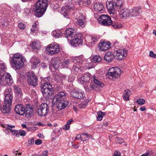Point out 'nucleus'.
<instances>
[{
  "mask_svg": "<svg viewBox=\"0 0 156 156\" xmlns=\"http://www.w3.org/2000/svg\"><path fill=\"white\" fill-rule=\"evenodd\" d=\"M72 28H69L65 30L64 34L72 46L77 47L79 45H82L83 37L81 33L75 34Z\"/></svg>",
  "mask_w": 156,
  "mask_h": 156,
  "instance_id": "f257e3e1",
  "label": "nucleus"
},
{
  "mask_svg": "<svg viewBox=\"0 0 156 156\" xmlns=\"http://www.w3.org/2000/svg\"><path fill=\"white\" fill-rule=\"evenodd\" d=\"M5 64L2 61H0V84L5 86L11 85L13 80L10 73L5 72Z\"/></svg>",
  "mask_w": 156,
  "mask_h": 156,
  "instance_id": "f03ea898",
  "label": "nucleus"
},
{
  "mask_svg": "<svg viewBox=\"0 0 156 156\" xmlns=\"http://www.w3.org/2000/svg\"><path fill=\"white\" fill-rule=\"evenodd\" d=\"M10 62L11 65L15 69H19L22 68L26 61L25 57L19 53L10 55Z\"/></svg>",
  "mask_w": 156,
  "mask_h": 156,
  "instance_id": "7ed1b4c3",
  "label": "nucleus"
},
{
  "mask_svg": "<svg viewBox=\"0 0 156 156\" xmlns=\"http://www.w3.org/2000/svg\"><path fill=\"white\" fill-rule=\"evenodd\" d=\"M47 0H38L34 9V15L37 17H40L46 10L48 5Z\"/></svg>",
  "mask_w": 156,
  "mask_h": 156,
  "instance_id": "20e7f679",
  "label": "nucleus"
},
{
  "mask_svg": "<svg viewBox=\"0 0 156 156\" xmlns=\"http://www.w3.org/2000/svg\"><path fill=\"white\" fill-rule=\"evenodd\" d=\"M41 91L44 98H49L54 94L51 84L48 82L46 81L41 84Z\"/></svg>",
  "mask_w": 156,
  "mask_h": 156,
  "instance_id": "39448f33",
  "label": "nucleus"
},
{
  "mask_svg": "<svg viewBox=\"0 0 156 156\" xmlns=\"http://www.w3.org/2000/svg\"><path fill=\"white\" fill-rule=\"evenodd\" d=\"M52 103L53 104L55 105L58 108L61 110L67 106L69 102L63 98H53Z\"/></svg>",
  "mask_w": 156,
  "mask_h": 156,
  "instance_id": "423d86ee",
  "label": "nucleus"
},
{
  "mask_svg": "<svg viewBox=\"0 0 156 156\" xmlns=\"http://www.w3.org/2000/svg\"><path fill=\"white\" fill-rule=\"evenodd\" d=\"M12 98H5L2 107L0 108L2 112L5 114L10 112L11 111L12 105Z\"/></svg>",
  "mask_w": 156,
  "mask_h": 156,
  "instance_id": "0eeeda50",
  "label": "nucleus"
},
{
  "mask_svg": "<svg viewBox=\"0 0 156 156\" xmlns=\"http://www.w3.org/2000/svg\"><path fill=\"white\" fill-rule=\"evenodd\" d=\"M46 50L49 55H52L59 53L60 51V47L57 44L52 43L48 46Z\"/></svg>",
  "mask_w": 156,
  "mask_h": 156,
  "instance_id": "6e6552de",
  "label": "nucleus"
},
{
  "mask_svg": "<svg viewBox=\"0 0 156 156\" xmlns=\"http://www.w3.org/2000/svg\"><path fill=\"white\" fill-rule=\"evenodd\" d=\"M49 111V107L46 103H42L40 105L37 109V114L40 116H45L46 115Z\"/></svg>",
  "mask_w": 156,
  "mask_h": 156,
  "instance_id": "1a4fd4ad",
  "label": "nucleus"
},
{
  "mask_svg": "<svg viewBox=\"0 0 156 156\" xmlns=\"http://www.w3.org/2000/svg\"><path fill=\"white\" fill-rule=\"evenodd\" d=\"M27 78L28 83L34 87H35L38 84V78L34 73L29 72Z\"/></svg>",
  "mask_w": 156,
  "mask_h": 156,
  "instance_id": "9d476101",
  "label": "nucleus"
},
{
  "mask_svg": "<svg viewBox=\"0 0 156 156\" xmlns=\"http://www.w3.org/2000/svg\"><path fill=\"white\" fill-rule=\"evenodd\" d=\"M128 51L126 49H119L114 52V58L116 60H122L127 56Z\"/></svg>",
  "mask_w": 156,
  "mask_h": 156,
  "instance_id": "9b49d317",
  "label": "nucleus"
},
{
  "mask_svg": "<svg viewBox=\"0 0 156 156\" xmlns=\"http://www.w3.org/2000/svg\"><path fill=\"white\" fill-rule=\"evenodd\" d=\"M98 21L100 23L107 26H110L112 22L111 17L106 15H101L98 18Z\"/></svg>",
  "mask_w": 156,
  "mask_h": 156,
  "instance_id": "f8f14e48",
  "label": "nucleus"
},
{
  "mask_svg": "<svg viewBox=\"0 0 156 156\" xmlns=\"http://www.w3.org/2000/svg\"><path fill=\"white\" fill-rule=\"evenodd\" d=\"M121 73V69L117 67H115L110 69L107 75L113 78H117L120 76Z\"/></svg>",
  "mask_w": 156,
  "mask_h": 156,
  "instance_id": "ddd939ff",
  "label": "nucleus"
},
{
  "mask_svg": "<svg viewBox=\"0 0 156 156\" xmlns=\"http://www.w3.org/2000/svg\"><path fill=\"white\" fill-rule=\"evenodd\" d=\"M23 112L24 115L25 117L28 118H31L34 114L33 107L30 104L26 105Z\"/></svg>",
  "mask_w": 156,
  "mask_h": 156,
  "instance_id": "4468645a",
  "label": "nucleus"
},
{
  "mask_svg": "<svg viewBox=\"0 0 156 156\" xmlns=\"http://www.w3.org/2000/svg\"><path fill=\"white\" fill-rule=\"evenodd\" d=\"M73 8L74 4L72 3H69L62 8V13L64 16H66L69 13L70 10L73 9Z\"/></svg>",
  "mask_w": 156,
  "mask_h": 156,
  "instance_id": "2eb2a0df",
  "label": "nucleus"
},
{
  "mask_svg": "<svg viewBox=\"0 0 156 156\" xmlns=\"http://www.w3.org/2000/svg\"><path fill=\"white\" fill-rule=\"evenodd\" d=\"M142 11L140 8L134 7L130 9V17H136L141 15Z\"/></svg>",
  "mask_w": 156,
  "mask_h": 156,
  "instance_id": "dca6fc26",
  "label": "nucleus"
},
{
  "mask_svg": "<svg viewBox=\"0 0 156 156\" xmlns=\"http://www.w3.org/2000/svg\"><path fill=\"white\" fill-rule=\"evenodd\" d=\"M61 63V59L59 57L53 58L51 61V65L55 69L58 68Z\"/></svg>",
  "mask_w": 156,
  "mask_h": 156,
  "instance_id": "f3484780",
  "label": "nucleus"
},
{
  "mask_svg": "<svg viewBox=\"0 0 156 156\" xmlns=\"http://www.w3.org/2000/svg\"><path fill=\"white\" fill-rule=\"evenodd\" d=\"M106 7L108 12L110 13L113 14L115 11L116 9V8L114 3L113 2H107Z\"/></svg>",
  "mask_w": 156,
  "mask_h": 156,
  "instance_id": "a211bd4d",
  "label": "nucleus"
},
{
  "mask_svg": "<svg viewBox=\"0 0 156 156\" xmlns=\"http://www.w3.org/2000/svg\"><path fill=\"white\" fill-rule=\"evenodd\" d=\"M25 108L22 104L17 105L15 108V111L17 114L20 115H23Z\"/></svg>",
  "mask_w": 156,
  "mask_h": 156,
  "instance_id": "6ab92c4d",
  "label": "nucleus"
},
{
  "mask_svg": "<svg viewBox=\"0 0 156 156\" xmlns=\"http://www.w3.org/2000/svg\"><path fill=\"white\" fill-rule=\"evenodd\" d=\"M98 48L101 51H106L110 48V44L105 41L101 42L98 45Z\"/></svg>",
  "mask_w": 156,
  "mask_h": 156,
  "instance_id": "aec40b11",
  "label": "nucleus"
},
{
  "mask_svg": "<svg viewBox=\"0 0 156 156\" xmlns=\"http://www.w3.org/2000/svg\"><path fill=\"white\" fill-rule=\"evenodd\" d=\"M113 58H114V53H112V52L108 51L105 53L104 59L107 62H111L113 60Z\"/></svg>",
  "mask_w": 156,
  "mask_h": 156,
  "instance_id": "412c9836",
  "label": "nucleus"
},
{
  "mask_svg": "<svg viewBox=\"0 0 156 156\" xmlns=\"http://www.w3.org/2000/svg\"><path fill=\"white\" fill-rule=\"evenodd\" d=\"M94 9L95 11L100 13H102L104 11L105 9L103 5L100 3H96L94 5Z\"/></svg>",
  "mask_w": 156,
  "mask_h": 156,
  "instance_id": "4be33fe9",
  "label": "nucleus"
},
{
  "mask_svg": "<svg viewBox=\"0 0 156 156\" xmlns=\"http://www.w3.org/2000/svg\"><path fill=\"white\" fill-rule=\"evenodd\" d=\"M86 17L83 15H81L77 19L78 23L80 27H84L86 23Z\"/></svg>",
  "mask_w": 156,
  "mask_h": 156,
  "instance_id": "5701e85b",
  "label": "nucleus"
},
{
  "mask_svg": "<svg viewBox=\"0 0 156 156\" xmlns=\"http://www.w3.org/2000/svg\"><path fill=\"white\" fill-rule=\"evenodd\" d=\"M31 61L32 63V68L33 69H35L41 62V60L39 58L34 56L32 58Z\"/></svg>",
  "mask_w": 156,
  "mask_h": 156,
  "instance_id": "b1692460",
  "label": "nucleus"
},
{
  "mask_svg": "<svg viewBox=\"0 0 156 156\" xmlns=\"http://www.w3.org/2000/svg\"><path fill=\"white\" fill-rule=\"evenodd\" d=\"M31 47L33 49L35 50H39L41 47L40 42L38 41H33Z\"/></svg>",
  "mask_w": 156,
  "mask_h": 156,
  "instance_id": "393cba45",
  "label": "nucleus"
},
{
  "mask_svg": "<svg viewBox=\"0 0 156 156\" xmlns=\"http://www.w3.org/2000/svg\"><path fill=\"white\" fill-rule=\"evenodd\" d=\"M14 88L15 90V95L16 97L21 98L23 96V92L20 88L16 86H15Z\"/></svg>",
  "mask_w": 156,
  "mask_h": 156,
  "instance_id": "a878e982",
  "label": "nucleus"
},
{
  "mask_svg": "<svg viewBox=\"0 0 156 156\" xmlns=\"http://www.w3.org/2000/svg\"><path fill=\"white\" fill-rule=\"evenodd\" d=\"M130 9H124L121 11V14L123 17H130Z\"/></svg>",
  "mask_w": 156,
  "mask_h": 156,
  "instance_id": "bb28decb",
  "label": "nucleus"
},
{
  "mask_svg": "<svg viewBox=\"0 0 156 156\" xmlns=\"http://www.w3.org/2000/svg\"><path fill=\"white\" fill-rule=\"evenodd\" d=\"M12 92L11 88H8L6 89L4 91V95L5 98H10L12 97Z\"/></svg>",
  "mask_w": 156,
  "mask_h": 156,
  "instance_id": "cd10ccee",
  "label": "nucleus"
},
{
  "mask_svg": "<svg viewBox=\"0 0 156 156\" xmlns=\"http://www.w3.org/2000/svg\"><path fill=\"white\" fill-rule=\"evenodd\" d=\"M113 2L115 5L117 10L120 8L123 3L122 0H114Z\"/></svg>",
  "mask_w": 156,
  "mask_h": 156,
  "instance_id": "c85d7f7f",
  "label": "nucleus"
},
{
  "mask_svg": "<svg viewBox=\"0 0 156 156\" xmlns=\"http://www.w3.org/2000/svg\"><path fill=\"white\" fill-rule=\"evenodd\" d=\"M5 129V131H8V130H9L12 133V134L13 135L15 136H16L17 137H19V130H17L15 129H12L7 127Z\"/></svg>",
  "mask_w": 156,
  "mask_h": 156,
  "instance_id": "c756f323",
  "label": "nucleus"
},
{
  "mask_svg": "<svg viewBox=\"0 0 156 156\" xmlns=\"http://www.w3.org/2000/svg\"><path fill=\"white\" fill-rule=\"evenodd\" d=\"M87 77L86 76H81L80 77H79L78 79V81L79 83H80L82 84H83L84 83L87 84V81L85 78H86Z\"/></svg>",
  "mask_w": 156,
  "mask_h": 156,
  "instance_id": "7c9ffc66",
  "label": "nucleus"
},
{
  "mask_svg": "<svg viewBox=\"0 0 156 156\" xmlns=\"http://www.w3.org/2000/svg\"><path fill=\"white\" fill-rule=\"evenodd\" d=\"M89 38L90 39V40L89 42V43H90L92 44V45H94V44L97 42L98 41V37H93L92 36H89Z\"/></svg>",
  "mask_w": 156,
  "mask_h": 156,
  "instance_id": "2f4dec72",
  "label": "nucleus"
},
{
  "mask_svg": "<svg viewBox=\"0 0 156 156\" xmlns=\"http://www.w3.org/2000/svg\"><path fill=\"white\" fill-rule=\"evenodd\" d=\"M81 141H86L88 139H87L90 137L91 135L90 134H88L86 133H81Z\"/></svg>",
  "mask_w": 156,
  "mask_h": 156,
  "instance_id": "473e14b6",
  "label": "nucleus"
},
{
  "mask_svg": "<svg viewBox=\"0 0 156 156\" xmlns=\"http://www.w3.org/2000/svg\"><path fill=\"white\" fill-rule=\"evenodd\" d=\"M98 115L97 117V120L98 121H101L102 120L103 117L106 114L105 112H103L101 111H98L97 113Z\"/></svg>",
  "mask_w": 156,
  "mask_h": 156,
  "instance_id": "72a5a7b5",
  "label": "nucleus"
},
{
  "mask_svg": "<svg viewBox=\"0 0 156 156\" xmlns=\"http://www.w3.org/2000/svg\"><path fill=\"white\" fill-rule=\"evenodd\" d=\"M102 60L101 58L99 55H95L92 58L91 62L94 63L98 62Z\"/></svg>",
  "mask_w": 156,
  "mask_h": 156,
  "instance_id": "f704fd0d",
  "label": "nucleus"
},
{
  "mask_svg": "<svg viewBox=\"0 0 156 156\" xmlns=\"http://www.w3.org/2000/svg\"><path fill=\"white\" fill-rule=\"evenodd\" d=\"M61 32L58 30H55L52 32L53 36L56 38H58L61 36Z\"/></svg>",
  "mask_w": 156,
  "mask_h": 156,
  "instance_id": "c9c22d12",
  "label": "nucleus"
},
{
  "mask_svg": "<svg viewBox=\"0 0 156 156\" xmlns=\"http://www.w3.org/2000/svg\"><path fill=\"white\" fill-rule=\"evenodd\" d=\"M83 59L82 58V57L80 56V57H76L73 60L74 63H82L83 62Z\"/></svg>",
  "mask_w": 156,
  "mask_h": 156,
  "instance_id": "e433bc0d",
  "label": "nucleus"
},
{
  "mask_svg": "<svg viewBox=\"0 0 156 156\" xmlns=\"http://www.w3.org/2000/svg\"><path fill=\"white\" fill-rule=\"evenodd\" d=\"M93 81L95 84H96L98 86L101 87L104 86V84L102 83L100 81L98 80L95 78H93Z\"/></svg>",
  "mask_w": 156,
  "mask_h": 156,
  "instance_id": "4c0bfd02",
  "label": "nucleus"
},
{
  "mask_svg": "<svg viewBox=\"0 0 156 156\" xmlns=\"http://www.w3.org/2000/svg\"><path fill=\"white\" fill-rule=\"evenodd\" d=\"M78 99H79L81 100H84V101H83V100L82 101V102L81 103H80L79 104L80 106L82 105L86 106L87 105V104L88 103L89 101V100L88 99H87V98H85L86 99H84V98H77Z\"/></svg>",
  "mask_w": 156,
  "mask_h": 156,
  "instance_id": "58836bf2",
  "label": "nucleus"
},
{
  "mask_svg": "<svg viewBox=\"0 0 156 156\" xmlns=\"http://www.w3.org/2000/svg\"><path fill=\"white\" fill-rule=\"evenodd\" d=\"M132 93L129 90H126L124 92L123 98H129Z\"/></svg>",
  "mask_w": 156,
  "mask_h": 156,
  "instance_id": "ea45409f",
  "label": "nucleus"
},
{
  "mask_svg": "<svg viewBox=\"0 0 156 156\" xmlns=\"http://www.w3.org/2000/svg\"><path fill=\"white\" fill-rule=\"evenodd\" d=\"M57 98H63L66 96V95L64 92L61 91L58 92L56 95Z\"/></svg>",
  "mask_w": 156,
  "mask_h": 156,
  "instance_id": "a19ab883",
  "label": "nucleus"
},
{
  "mask_svg": "<svg viewBox=\"0 0 156 156\" xmlns=\"http://www.w3.org/2000/svg\"><path fill=\"white\" fill-rule=\"evenodd\" d=\"M111 26L113 27L115 29H118L120 28L122 26L120 25L119 24L117 23L113 22L112 21L111 22V24L110 25Z\"/></svg>",
  "mask_w": 156,
  "mask_h": 156,
  "instance_id": "79ce46f5",
  "label": "nucleus"
},
{
  "mask_svg": "<svg viewBox=\"0 0 156 156\" xmlns=\"http://www.w3.org/2000/svg\"><path fill=\"white\" fill-rule=\"evenodd\" d=\"M71 96L72 98H79L78 91H72L71 92Z\"/></svg>",
  "mask_w": 156,
  "mask_h": 156,
  "instance_id": "37998d69",
  "label": "nucleus"
},
{
  "mask_svg": "<svg viewBox=\"0 0 156 156\" xmlns=\"http://www.w3.org/2000/svg\"><path fill=\"white\" fill-rule=\"evenodd\" d=\"M137 103L140 105H143L145 102V100L142 98H139L136 101Z\"/></svg>",
  "mask_w": 156,
  "mask_h": 156,
  "instance_id": "c03bdc74",
  "label": "nucleus"
},
{
  "mask_svg": "<svg viewBox=\"0 0 156 156\" xmlns=\"http://www.w3.org/2000/svg\"><path fill=\"white\" fill-rule=\"evenodd\" d=\"M80 66L78 64H74L73 65V69L74 71L76 72H78L80 69Z\"/></svg>",
  "mask_w": 156,
  "mask_h": 156,
  "instance_id": "a18cd8bd",
  "label": "nucleus"
},
{
  "mask_svg": "<svg viewBox=\"0 0 156 156\" xmlns=\"http://www.w3.org/2000/svg\"><path fill=\"white\" fill-rule=\"evenodd\" d=\"M61 63H62V66L64 67L65 66V65L68 64L69 63V62L68 60H61Z\"/></svg>",
  "mask_w": 156,
  "mask_h": 156,
  "instance_id": "49530a36",
  "label": "nucleus"
},
{
  "mask_svg": "<svg viewBox=\"0 0 156 156\" xmlns=\"http://www.w3.org/2000/svg\"><path fill=\"white\" fill-rule=\"evenodd\" d=\"M18 27L19 28L21 29H24L26 27L25 25L22 23H20L18 25Z\"/></svg>",
  "mask_w": 156,
  "mask_h": 156,
  "instance_id": "de8ad7c7",
  "label": "nucleus"
},
{
  "mask_svg": "<svg viewBox=\"0 0 156 156\" xmlns=\"http://www.w3.org/2000/svg\"><path fill=\"white\" fill-rule=\"evenodd\" d=\"M19 136L20 135L21 136H24L26 135V133L25 131L21 130H19Z\"/></svg>",
  "mask_w": 156,
  "mask_h": 156,
  "instance_id": "09e8293b",
  "label": "nucleus"
},
{
  "mask_svg": "<svg viewBox=\"0 0 156 156\" xmlns=\"http://www.w3.org/2000/svg\"><path fill=\"white\" fill-rule=\"evenodd\" d=\"M78 96H79V98H84L85 97V94L83 92L78 91Z\"/></svg>",
  "mask_w": 156,
  "mask_h": 156,
  "instance_id": "8fccbe9b",
  "label": "nucleus"
},
{
  "mask_svg": "<svg viewBox=\"0 0 156 156\" xmlns=\"http://www.w3.org/2000/svg\"><path fill=\"white\" fill-rule=\"evenodd\" d=\"M149 56L150 57L156 58V54L154 53L152 51H151L150 52Z\"/></svg>",
  "mask_w": 156,
  "mask_h": 156,
  "instance_id": "3c124183",
  "label": "nucleus"
},
{
  "mask_svg": "<svg viewBox=\"0 0 156 156\" xmlns=\"http://www.w3.org/2000/svg\"><path fill=\"white\" fill-rule=\"evenodd\" d=\"M70 127V126L66 123L63 126V129L65 130H68L69 129Z\"/></svg>",
  "mask_w": 156,
  "mask_h": 156,
  "instance_id": "603ef678",
  "label": "nucleus"
},
{
  "mask_svg": "<svg viewBox=\"0 0 156 156\" xmlns=\"http://www.w3.org/2000/svg\"><path fill=\"white\" fill-rule=\"evenodd\" d=\"M28 140V143L29 144L32 145L34 144V140L33 138L29 139Z\"/></svg>",
  "mask_w": 156,
  "mask_h": 156,
  "instance_id": "864d4df0",
  "label": "nucleus"
},
{
  "mask_svg": "<svg viewBox=\"0 0 156 156\" xmlns=\"http://www.w3.org/2000/svg\"><path fill=\"white\" fill-rule=\"evenodd\" d=\"M42 140L39 139L35 141V144L36 145H39L42 143Z\"/></svg>",
  "mask_w": 156,
  "mask_h": 156,
  "instance_id": "5fc2aeb1",
  "label": "nucleus"
},
{
  "mask_svg": "<svg viewBox=\"0 0 156 156\" xmlns=\"http://www.w3.org/2000/svg\"><path fill=\"white\" fill-rule=\"evenodd\" d=\"M41 66L43 69H45L47 68V66L44 63H42L41 64Z\"/></svg>",
  "mask_w": 156,
  "mask_h": 156,
  "instance_id": "6e6d98bb",
  "label": "nucleus"
},
{
  "mask_svg": "<svg viewBox=\"0 0 156 156\" xmlns=\"http://www.w3.org/2000/svg\"><path fill=\"white\" fill-rule=\"evenodd\" d=\"M151 156V154L149 151L145 153L142 154L140 156Z\"/></svg>",
  "mask_w": 156,
  "mask_h": 156,
  "instance_id": "4d7b16f0",
  "label": "nucleus"
},
{
  "mask_svg": "<svg viewBox=\"0 0 156 156\" xmlns=\"http://www.w3.org/2000/svg\"><path fill=\"white\" fill-rule=\"evenodd\" d=\"M25 12L27 14H29L30 13L31 11L30 9L29 8H27L25 9Z\"/></svg>",
  "mask_w": 156,
  "mask_h": 156,
  "instance_id": "13d9d810",
  "label": "nucleus"
},
{
  "mask_svg": "<svg viewBox=\"0 0 156 156\" xmlns=\"http://www.w3.org/2000/svg\"><path fill=\"white\" fill-rule=\"evenodd\" d=\"M31 31L33 33H36L37 31V28L32 27L31 29Z\"/></svg>",
  "mask_w": 156,
  "mask_h": 156,
  "instance_id": "bf43d9fd",
  "label": "nucleus"
},
{
  "mask_svg": "<svg viewBox=\"0 0 156 156\" xmlns=\"http://www.w3.org/2000/svg\"><path fill=\"white\" fill-rule=\"evenodd\" d=\"M120 155V152L117 151H116L115 152L113 156H119Z\"/></svg>",
  "mask_w": 156,
  "mask_h": 156,
  "instance_id": "052dcab7",
  "label": "nucleus"
},
{
  "mask_svg": "<svg viewBox=\"0 0 156 156\" xmlns=\"http://www.w3.org/2000/svg\"><path fill=\"white\" fill-rule=\"evenodd\" d=\"M73 119H70L68 120L67 121V123L69 125L71 124L73 122Z\"/></svg>",
  "mask_w": 156,
  "mask_h": 156,
  "instance_id": "680f3d73",
  "label": "nucleus"
},
{
  "mask_svg": "<svg viewBox=\"0 0 156 156\" xmlns=\"http://www.w3.org/2000/svg\"><path fill=\"white\" fill-rule=\"evenodd\" d=\"M81 137L82 136L81 134H78L77 135L76 137V139H80L81 140Z\"/></svg>",
  "mask_w": 156,
  "mask_h": 156,
  "instance_id": "e2e57ef3",
  "label": "nucleus"
},
{
  "mask_svg": "<svg viewBox=\"0 0 156 156\" xmlns=\"http://www.w3.org/2000/svg\"><path fill=\"white\" fill-rule=\"evenodd\" d=\"M86 84H87L85 83V84L84 85L83 87H84L85 88L86 91H88L89 90V88H88V87L87 85Z\"/></svg>",
  "mask_w": 156,
  "mask_h": 156,
  "instance_id": "0e129e2a",
  "label": "nucleus"
},
{
  "mask_svg": "<svg viewBox=\"0 0 156 156\" xmlns=\"http://www.w3.org/2000/svg\"><path fill=\"white\" fill-rule=\"evenodd\" d=\"M123 140L121 138L119 139L117 141V143L122 144V142Z\"/></svg>",
  "mask_w": 156,
  "mask_h": 156,
  "instance_id": "69168bd1",
  "label": "nucleus"
},
{
  "mask_svg": "<svg viewBox=\"0 0 156 156\" xmlns=\"http://www.w3.org/2000/svg\"><path fill=\"white\" fill-rule=\"evenodd\" d=\"M91 88L93 90H96V87L95 86V84H93L91 86Z\"/></svg>",
  "mask_w": 156,
  "mask_h": 156,
  "instance_id": "338daca9",
  "label": "nucleus"
},
{
  "mask_svg": "<svg viewBox=\"0 0 156 156\" xmlns=\"http://www.w3.org/2000/svg\"><path fill=\"white\" fill-rule=\"evenodd\" d=\"M140 110L141 111H144L146 110V108L144 106L141 107L140 108Z\"/></svg>",
  "mask_w": 156,
  "mask_h": 156,
  "instance_id": "774afa93",
  "label": "nucleus"
}]
</instances>
